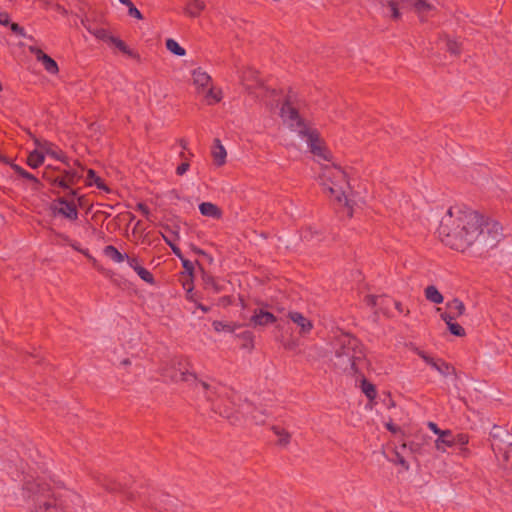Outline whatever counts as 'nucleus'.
Instances as JSON below:
<instances>
[{
	"mask_svg": "<svg viewBox=\"0 0 512 512\" xmlns=\"http://www.w3.org/2000/svg\"><path fill=\"white\" fill-rule=\"evenodd\" d=\"M123 5L128 7V15L136 19H143L142 13L135 7L131 0H119Z\"/></svg>",
	"mask_w": 512,
	"mask_h": 512,
	"instance_id": "nucleus-32",
	"label": "nucleus"
},
{
	"mask_svg": "<svg viewBox=\"0 0 512 512\" xmlns=\"http://www.w3.org/2000/svg\"><path fill=\"white\" fill-rule=\"evenodd\" d=\"M149 506L157 512H182L183 505L174 496L161 493L156 495Z\"/></svg>",
	"mask_w": 512,
	"mask_h": 512,
	"instance_id": "nucleus-9",
	"label": "nucleus"
},
{
	"mask_svg": "<svg viewBox=\"0 0 512 512\" xmlns=\"http://www.w3.org/2000/svg\"><path fill=\"white\" fill-rule=\"evenodd\" d=\"M401 448H402V449L409 448V450H410L411 452H415V451H416V448H417V445H416L415 443H413V442H411V443H409V444H408V443H406V442H403V443H402V445H401Z\"/></svg>",
	"mask_w": 512,
	"mask_h": 512,
	"instance_id": "nucleus-54",
	"label": "nucleus"
},
{
	"mask_svg": "<svg viewBox=\"0 0 512 512\" xmlns=\"http://www.w3.org/2000/svg\"><path fill=\"white\" fill-rule=\"evenodd\" d=\"M29 51L35 56L36 60L41 62L44 69L50 74H57L59 71L58 64L49 55L44 53L36 46H30Z\"/></svg>",
	"mask_w": 512,
	"mask_h": 512,
	"instance_id": "nucleus-12",
	"label": "nucleus"
},
{
	"mask_svg": "<svg viewBox=\"0 0 512 512\" xmlns=\"http://www.w3.org/2000/svg\"><path fill=\"white\" fill-rule=\"evenodd\" d=\"M200 385L205 391H210L212 393H216V388L214 386L210 385L209 383H207L206 381H200Z\"/></svg>",
	"mask_w": 512,
	"mask_h": 512,
	"instance_id": "nucleus-53",
	"label": "nucleus"
},
{
	"mask_svg": "<svg viewBox=\"0 0 512 512\" xmlns=\"http://www.w3.org/2000/svg\"><path fill=\"white\" fill-rule=\"evenodd\" d=\"M198 308H200L203 312H207L209 310L208 307L202 305V304H198Z\"/></svg>",
	"mask_w": 512,
	"mask_h": 512,
	"instance_id": "nucleus-63",
	"label": "nucleus"
},
{
	"mask_svg": "<svg viewBox=\"0 0 512 512\" xmlns=\"http://www.w3.org/2000/svg\"><path fill=\"white\" fill-rule=\"evenodd\" d=\"M10 29L11 31L16 34V35H19V36H22V37H25L26 36V33H25V30L23 27H21L19 24L17 23H10Z\"/></svg>",
	"mask_w": 512,
	"mask_h": 512,
	"instance_id": "nucleus-42",
	"label": "nucleus"
},
{
	"mask_svg": "<svg viewBox=\"0 0 512 512\" xmlns=\"http://www.w3.org/2000/svg\"><path fill=\"white\" fill-rule=\"evenodd\" d=\"M193 250L198 253V254H204L202 250L200 249H197V248H193Z\"/></svg>",
	"mask_w": 512,
	"mask_h": 512,
	"instance_id": "nucleus-64",
	"label": "nucleus"
},
{
	"mask_svg": "<svg viewBox=\"0 0 512 512\" xmlns=\"http://www.w3.org/2000/svg\"><path fill=\"white\" fill-rule=\"evenodd\" d=\"M205 9V3L200 0H188L185 12L190 17H197L200 15V13Z\"/></svg>",
	"mask_w": 512,
	"mask_h": 512,
	"instance_id": "nucleus-22",
	"label": "nucleus"
},
{
	"mask_svg": "<svg viewBox=\"0 0 512 512\" xmlns=\"http://www.w3.org/2000/svg\"><path fill=\"white\" fill-rule=\"evenodd\" d=\"M449 331L455 336H464L465 330L457 323H451L448 325Z\"/></svg>",
	"mask_w": 512,
	"mask_h": 512,
	"instance_id": "nucleus-40",
	"label": "nucleus"
},
{
	"mask_svg": "<svg viewBox=\"0 0 512 512\" xmlns=\"http://www.w3.org/2000/svg\"><path fill=\"white\" fill-rule=\"evenodd\" d=\"M46 157L64 160L63 152L58 146L46 140H35V148L26 160H45Z\"/></svg>",
	"mask_w": 512,
	"mask_h": 512,
	"instance_id": "nucleus-7",
	"label": "nucleus"
},
{
	"mask_svg": "<svg viewBox=\"0 0 512 512\" xmlns=\"http://www.w3.org/2000/svg\"><path fill=\"white\" fill-rule=\"evenodd\" d=\"M242 337L245 338V339H250L251 340L252 339V334L250 332L246 331V332H244L242 334Z\"/></svg>",
	"mask_w": 512,
	"mask_h": 512,
	"instance_id": "nucleus-61",
	"label": "nucleus"
},
{
	"mask_svg": "<svg viewBox=\"0 0 512 512\" xmlns=\"http://www.w3.org/2000/svg\"><path fill=\"white\" fill-rule=\"evenodd\" d=\"M491 448L496 455L501 454L505 463L512 462V434L499 426L490 432Z\"/></svg>",
	"mask_w": 512,
	"mask_h": 512,
	"instance_id": "nucleus-6",
	"label": "nucleus"
},
{
	"mask_svg": "<svg viewBox=\"0 0 512 512\" xmlns=\"http://www.w3.org/2000/svg\"><path fill=\"white\" fill-rule=\"evenodd\" d=\"M298 110L299 102L296 99V95L290 91L281 104V118L292 130L307 138L308 147L315 156L323 157L327 160L326 148L319 137V133L308 127L305 120L299 115Z\"/></svg>",
	"mask_w": 512,
	"mask_h": 512,
	"instance_id": "nucleus-5",
	"label": "nucleus"
},
{
	"mask_svg": "<svg viewBox=\"0 0 512 512\" xmlns=\"http://www.w3.org/2000/svg\"><path fill=\"white\" fill-rule=\"evenodd\" d=\"M433 367L443 375H448L451 371L454 370L449 364L445 362H441L440 364L436 362V366Z\"/></svg>",
	"mask_w": 512,
	"mask_h": 512,
	"instance_id": "nucleus-41",
	"label": "nucleus"
},
{
	"mask_svg": "<svg viewBox=\"0 0 512 512\" xmlns=\"http://www.w3.org/2000/svg\"><path fill=\"white\" fill-rule=\"evenodd\" d=\"M104 255L115 263H122L127 254L121 253L116 247L108 245L103 249Z\"/></svg>",
	"mask_w": 512,
	"mask_h": 512,
	"instance_id": "nucleus-23",
	"label": "nucleus"
},
{
	"mask_svg": "<svg viewBox=\"0 0 512 512\" xmlns=\"http://www.w3.org/2000/svg\"><path fill=\"white\" fill-rule=\"evenodd\" d=\"M447 307L448 309L451 310V313H453L456 317L463 315L465 312L464 303L457 298H454L453 300L448 302Z\"/></svg>",
	"mask_w": 512,
	"mask_h": 512,
	"instance_id": "nucleus-28",
	"label": "nucleus"
},
{
	"mask_svg": "<svg viewBox=\"0 0 512 512\" xmlns=\"http://www.w3.org/2000/svg\"><path fill=\"white\" fill-rule=\"evenodd\" d=\"M110 44H112L115 47H117L122 53L128 55L129 57H132V58L138 57V55L133 50H131L125 44V42L123 40H121L120 38H117V37L114 36V38L112 39Z\"/></svg>",
	"mask_w": 512,
	"mask_h": 512,
	"instance_id": "nucleus-29",
	"label": "nucleus"
},
{
	"mask_svg": "<svg viewBox=\"0 0 512 512\" xmlns=\"http://www.w3.org/2000/svg\"><path fill=\"white\" fill-rule=\"evenodd\" d=\"M138 276L145 282L149 283V284H154V277L153 275L147 270L145 269L144 267H142V265L140 267H136V271H135Z\"/></svg>",
	"mask_w": 512,
	"mask_h": 512,
	"instance_id": "nucleus-35",
	"label": "nucleus"
},
{
	"mask_svg": "<svg viewBox=\"0 0 512 512\" xmlns=\"http://www.w3.org/2000/svg\"><path fill=\"white\" fill-rule=\"evenodd\" d=\"M482 233L483 218L476 211L460 206L448 208L438 227L440 241L458 252L474 245Z\"/></svg>",
	"mask_w": 512,
	"mask_h": 512,
	"instance_id": "nucleus-1",
	"label": "nucleus"
},
{
	"mask_svg": "<svg viewBox=\"0 0 512 512\" xmlns=\"http://www.w3.org/2000/svg\"><path fill=\"white\" fill-rule=\"evenodd\" d=\"M11 167L16 173H18L23 178L37 182V179L34 175L26 172L24 169H22L19 165L15 164L14 162H11Z\"/></svg>",
	"mask_w": 512,
	"mask_h": 512,
	"instance_id": "nucleus-37",
	"label": "nucleus"
},
{
	"mask_svg": "<svg viewBox=\"0 0 512 512\" xmlns=\"http://www.w3.org/2000/svg\"><path fill=\"white\" fill-rule=\"evenodd\" d=\"M427 426L428 428L433 432L435 433L437 436L440 435V433L443 431L442 429H440L436 423L434 422H428L427 423Z\"/></svg>",
	"mask_w": 512,
	"mask_h": 512,
	"instance_id": "nucleus-52",
	"label": "nucleus"
},
{
	"mask_svg": "<svg viewBox=\"0 0 512 512\" xmlns=\"http://www.w3.org/2000/svg\"><path fill=\"white\" fill-rule=\"evenodd\" d=\"M437 452L445 453L447 448L453 447V432L449 429L443 430L434 441Z\"/></svg>",
	"mask_w": 512,
	"mask_h": 512,
	"instance_id": "nucleus-14",
	"label": "nucleus"
},
{
	"mask_svg": "<svg viewBox=\"0 0 512 512\" xmlns=\"http://www.w3.org/2000/svg\"><path fill=\"white\" fill-rule=\"evenodd\" d=\"M166 242L169 244V246L171 247L172 251L178 256L180 257L181 259L182 256H181V253H180V249L178 247H176L175 245H173L171 242H169L166 238H165Z\"/></svg>",
	"mask_w": 512,
	"mask_h": 512,
	"instance_id": "nucleus-57",
	"label": "nucleus"
},
{
	"mask_svg": "<svg viewBox=\"0 0 512 512\" xmlns=\"http://www.w3.org/2000/svg\"><path fill=\"white\" fill-rule=\"evenodd\" d=\"M211 155L214 160H225L227 156L226 149L218 138L213 140V144L211 146Z\"/></svg>",
	"mask_w": 512,
	"mask_h": 512,
	"instance_id": "nucleus-24",
	"label": "nucleus"
},
{
	"mask_svg": "<svg viewBox=\"0 0 512 512\" xmlns=\"http://www.w3.org/2000/svg\"><path fill=\"white\" fill-rule=\"evenodd\" d=\"M131 364V360L129 358H125L121 361V365L129 366Z\"/></svg>",
	"mask_w": 512,
	"mask_h": 512,
	"instance_id": "nucleus-60",
	"label": "nucleus"
},
{
	"mask_svg": "<svg viewBox=\"0 0 512 512\" xmlns=\"http://www.w3.org/2000/svg\"><path fill=\"white\" fill-rule=\"evenodd\" d=\"M179 375H180L179 380L183 381V382H187L191 378L192 379H196L197 378L195 373L189 371V367H185L184 369H182V371H179Z\"/></svg>",
	"mask_w": 512,
	"mask_h": 512,
	"instance_id": "nucleus-38",
	"label": "nucleus"
},
{
	"mask_svg": "<svg viewBox=\"0 0 512 512\" xmlns=\"http://www.w3.org/2000/svg\"><path fill=\"white\" fill-rule=\"evenodd\" d=\"M193 83L197 89L206 90L211 84V77L201 68H197L192 72Z\"/></svg>",
	"mask_w": 512,
	"mask_h": 512,
	"instance_id": "nucleus-15",
	"label": "nucleus"
},
{
	"mask_svg": "<svg viewBox=\"0 0 512 512\" xmlns=\"http://www.w3.org/2000/svg\"><path fill=\"white\" fill-rule=\"evenodd\" d=\"M29 164V166L32 168V169H36L38 168L39 164L41 162H36V161H33V162H27Z\"/></svg>",
	"mask_w": 512,
	"mask_h": 512,
	"instance_id": "nucleus-59",
	"label": "nucleus"
},
{
	"mask_svg": "<svg viewBox=\"0 0 512 512\" xmlns=\"http://www.w3.org/2000/svg\"><path fill=\"white\" fill-rule=\"evenodd\" d=\"M10 17L7 12H0V24L4 26L10 25Z\"/></svg>",
	"mask_w": 512,
	"mask_h": 512,
	"instance_id": "nucleus-48",
	"label": "nucleus"
},
{
	"mask_svg": "<svg viewBox=\"0 0 512 512\" xmlns=\"http://www.w3.org/2000/svg\"><path fill=\"white\" fill-rule=\"evenodd\" d=\"M88 177L91 179H94V183L97 185L98 188L105 190L106 192H109V188L104 184L102 179L100 177H96L93 170L88 171Z\"/></svg>",
	"mask_w": 512,
	"mask_h": 512,
	"instance_id": "nucleus-39",
	"label": "nucleus"
},
{
	"mask_svg": "<svg viewBox=\"0 0 512 512\" xmlns=\"http://www.w3.org/2000/svg\"><path fill=\"white\" fill-rule=\"evenodd\" d=\"M166 48L173 54L177 56H184L186 54V50L181 47L178 42H176L174 39H167L166 40Z\"/></svg>",
	"mask_w": 512,
	"mask_h": 512,
	"instance_id": "nucleus-30",
	"label": "nucleus"
},
{
	"mask_svg": "<svg viewBox=\"0 0 512 512\" xmlns=\"http://www.w3.org/2000/svg\"><path fill=\"white\" fill-rule=\"evenodd\" d=\"M376 300H377V298L375 296H373V295H369V296L366 297L367 303L369 305H371V306H375L376 305Z\"/></svg>",
	"mask_w": 512,
	"mask_h": 512,
	"instance_id": "nucleus-58",
	"label": "nucleus"
},
{
	"mask_svg": "<svg viewBox=\"0 0 512 512\" xmlns=\"http://www.w3.org/2000/svg\"><path fill=\"white\" fill-rule=\"evenodd\" d=\"M23 492L33 501V512H69L70 495L40 480H27Z\"/></svg>",
	"mask_w": 512,
	"mask_h": 512,
	"instance_id": "nucleus-4",
	"label": "nucleus"
},
{
	"mask_svg": "<svg viewBox=\"0 0 512 512\" xmlns=\"http://www.w3.org/2000/svg\"><path fill=\"white\" fill-rule=\"evenodd\" d=\"M60 237H61L64 241H66V242H67V243H68L72 248H74L75 250H77V251H79V252L83 253V254H84L85 256H87L88 258H92V257H91V255H89V253H88L87 251L80 249L78 246H76V245H75V244H73V243H70V241H69L68 237H66V236H64V235H60Z\"/></svg>",
	"mask_w": 512,
	"mask_h": 512,
	"instance_id": "nucleus-47",
	"label": "nucleus"
},
{
	"mask_svg": "<svg viewBox=\"0 0 512 512\" xmlns=\"http://www.w3.org/2000/svg\"><path fill=\"white\" fill-rule=\"evenodd\" d=\"M125 260L128 262L129 266L134 271H136V267H140L141 266L139 259L137 257H135V256L127 255V258H125Z\"/></svg>",
	"mask_w": 512,
	"mask_h": 512,
	"instance_id": "nucleus-43",
	"label": "nucleus"
},
{
	"mask_svg": "<svg viewBox=\"0 0 512 512\" xmlns=\"http://www.w3.org/2000/svg\"><path fill=\"white\" fill-rule=\"evenodd\" d=\"M257 99H260L271 111L278 108L281 102L280 93L276 90V95H265V92H257L254 95Z\"/></svg>",
	"mask_w": 512,
	"mask_h": 512,
	"instance_id": "nucleus-16",
	"label": "nucleus"
},
{
	"mask_svg": "<svg viewBox=\"0 0 512 512\" xmlns=\"http://www.w3.org/2000/svg\"><path fill=\"white\" fill-rule=\"evenodd\" d=\"M50 210L53 215H61L70 221H75L78 218L76 205L72 202H68L64 198L54 200L50 204Z\"/></svg>",
	"mask_w": 512,
	"mask_h": 512,
	"instance_id": "nucleus-10",
	"label": "nucleus"
},
{
	"mask_svg": "<svg viewBox=\"0 0 512 512\" xmlns=\"http://www.w3.org/2000/svg\"><path fill=\"white\" fill-rule=\"evenodd\" d=\"M167 362H168V360L161 362L160 367H159V373L162 376L169 377L171 380L176 381V374L172 373L170 365L166 366Z\"/></svg>",
	"mask_w": 512,
	"mask_h": 512,
	"instance_id": "nucleus-36",
	"label": "nucleus"
},
{
	"mask_svg": "<svg viewBox=\"0 0 512 512\" xmlns=\"http://www.w3.org/2000/svg\"><path fill=\"white\" fill-rule=\"evenodd\" d=\"M317 179L324 194L348 217L366 203L364 195L351 185L347 173L334 162L321 164Z\"/></svg>",
	"mask_w": 512,
	"mask_h": 512,
	"instance_id": "nucleus-2",
	"label": "nucleus"
},
{
	"mask_svg": "<svg viewBox=\"0 0 512 512\" xmlns=\"http://www.w3.org/2000/svg\"><path fill=\"white\" fill-rule=\"evenodd\" d=\"M189 169H190L189 162H181V164L178 165L176 168V173L179 176H183Z\"/></svg>",
	"mask_w": 512,
	"mask_h": 512,
	"instance_id": "nucleus-44",
	"label": "nucleus"
},
{
	"mask_svg": "<svg viewBox=\"0 0 512 512\" xmlns=\"http://www.w3.org/2000/svg\"><path fill=\"white\" fill-rule=\"evenodd\" d=\"M441 318L446 322L447 325L453 323V320L457 318L453 313H443Z\"/></svg>",
	"mask_w": 512,
	"mask_h": 512,
	"instance_id": "nucleus-50",
	"label": "nucleus"
},
{
	"mask_svg": "<svg viewBox=\"0 0 512 512\" xmlns=\"http://www.w3.org/2000/svg\"><path fill=\"white\" fill-rule=\"evenodd\" d=\"M287 317L298 327L301 336L308 335L314 327L312 321L298 311H289Z\"/></svg>",
	"mask_w": 512,
	"mask_h": 512,
	"instance_id": "nucleus-11",
	"label": "nucleus"
},
{
	"mask_svg": "<svg viewBox=\"0 0 512 512\" xmlns=\"http://www.w3.org/2000/svg\"><path fill=\"white\" fill-rule=\"evenodd\" d=\"M357 376H360V384L359 387L362 391V393L368 398L369 401H374L377 397V390L373 383L368 381L364 376L363 373L358 374Z\"/></svg>",
	"mask_w": 512,
	"mask_h": 512,
	"instance_id": "nucleus-17",
	"label": "nucleus"
},
{
	"mask_svg": "<svg viewBox=\"0 0 512 512\" xmlns=\"http://www.w3.org/2000/svg\"><path fill=\"white\" fill-rule=\"evenodd\" d=\"M424 292L426 299L434 304H440L444 300L442 294L433 285L427 286Z\"/></svg>",
	"mask_w": 512,
	"mask_h": 512,
	"instance_id": "nucleus-25",
	"label": "nucleus"
},
{
	"mask_svg": "<svg viewBox=\"0 0 512 512\" xmlns=\"http://www.w3.org/2000/svg\"><path fill=\"white\" fill-rule=\"evenodd\" d=\"M241 79L245 89L251 95H255L259 91L265 92V95H276V90L269 89L266 86H264V84L258 77V72L252 68L245 69L242 73Z\"/></svg>",
	"mask_w": 512,
	"mask_h": 512,
	"instance_id": "nucleus-8",
	"label": "nucleus"
},
{
	"mask_svg": "<svg viewBox=\"0 0 512 512\" xmlns=\"http://www.w3.org/2000/svg\"><path fill=\"white\" fill-rule=\"evenodd\" d=\"M90 32L97 38L100 39L106 43H111L112 39L114 38L113 35L109 33L108 30L104 28H97L95 30H90Z\"/></svg>",
	"mask_w": 512,
	"mask_h": 512,
	"instance_id": "nucleus-31",
	"label": "nucleus"
},
{
	"mask_svg": "<svg viewBox=\"0 0 512 512\" xmlns=\"http://www.w3.org/2000/svg\"><path fill=\"white\" fill-rule=\"evenodd\" d=\"M332 345L334 368L349 376L361 374L368 361L359 340L348 333H342L333 339Z\"/></svg>",
	"mask_w": 512,
	"mask_h": 512,
	"instance_id": "nucleus-3",
	"label": "nucleus"
},
{
	"mask_svg": "<svg viewBox=\"0 0 512 512\" xmlns=\"http://www.w3.org/2000/svg\"><path fill=\"white\" fill-rule=\"evenodd\" d=\"M199 210L203 216L220 219L222 217V210L211 202H203L199 205Z\"/></svg>",
	"mask_w": 512,
	"mask_h": 512,
	"instance_id": "nucleus-18",
	"label": "nucleus"
},
{
	"mask_svg": "<svg viewBox=\"0 0 512 512\" xmlns=\"http://www.w3.org/2000/svg\"><path fill=\"white\" fill-rule=\"evenodd\" d=\"M137 209L140 210L146 217H149V209L143 203L137 205Z\"/></svg>",
	"mask_w": 512,
	"mask_h": 512,
	"instance_id": "nucleus-55",
	"label": "nucleus"
},
{
	"mask_svg": "<svg viewBox=\"0 0 512 512\" xmlns=\"http://www.w3.org/2000/svg\"><path fill=\"white\" fill-rule=\"evenodd\" d=\"M277 318L269 311L258 308L253 311V315L250 318V325L252 327H265L267 325L276 322Z\"/></svg>",
	"mask_w": 512,
	"mask_h": 512,
	"instance_id": "nucleus-13",
	"label": "nucleus"
},
{
	"mask_svg": "<svg viewBox=\"0 0 512 512\" xmlns=\"http://www.w3.org/2000/svg\"><path fill=\"white\" fill-rule=\"evenodd\" d=\"M170 365L172 373H179V371H182L185 367L190 366V361L183 357V356H174L168 362L166 363V366Z\"/></svg>",
	"mask_w": 512,
	"mask_h": 512,
	"instance_id": "nucleus-21",
	"label": "nucleus"
},
{
	"mask_svg": "<svg viewBox=\"0 0 512 512\" xmlns=\"http://www.w3.org/2000/svg\"><path fill=\"white\" fill-rule=\"evenodd\" d=\"M394 305H395V308H396V310H397L398 312H400V313H404V308H403V305H402V303H401V302L396 301ZM409 313H410V311H409V310H406V311H405V315H409Z\"/></svg>",
	"mask_w": 512,
	"mask_h": 512,
	"instance_id": "nucleus-56",
	"label": "nucleus"
},
{
	"mask_svg": "<svg viewBox=\"0 0 512 512\" xmlns=\"http://www.w3.org/2000/svg\"><path fill=\"white\" fill-rule=\"evenodd\" d=\"M184 150H186V146L185 145H182V151L180 152V155L182 158H184L185 160H188L187 157L184 155Z\"/></svg>",
	"mask_w": 512,
	"mask_h": 512,
	"instance_id": "nucleus-62",
	"label": "nucleus"
},
{
	"mask_svg": "<svg viewBox=\"0 0 512 512\" xmlns=\"http://www.w3.org/2000/svg\"><path fill=\"white\" fill-rule=\"evenodd\" d=\"M393 454L394 458L391 459V462H393L396 465H400L403 468V470L408 471L410 469V465L406 461L404 456L397 449L394 450Z\"/></svg>",
	"mask_w": 512,
	"mask_h": 512,
	"instance_id": "nucleus-33",
	"label": "nucleus"
},
{
	"mask_svg": "<svg viewBox=\"0 0 512 512\" xmlns=\"http://www.w3.org/2000/svg\"><path fill=\"white\" fill-rule=\"evenodd\" d=\"M206 89H207L206 98H212L215 103L219 102L221 100L219 93H215L211 86H209Z\"/></svg>",
	"mask_w": 512,
	"mask_h": 512,
	"instance_id": "nucleus-45",
	"label": "nucleus"
},
{
	"mask_svg": "<svg viewBox=\"0 0 512 512\" xmlns=\"http://www.w3.org/2000/svg\"><path fill=\"white\" fill-rule=\"evenodd\" d=\"M469 443V436L464 433L453 434V447L459 446L460 454L463 457L470 455V450L467 448Z\"/></svg>",
	"mask_w": 512,
	"mask_h": 512,
	"instance_id": "nucleus-19",
	"label": "nucleus"
},
{
	"mask_svg": "<svg viewBox=\"0 0 512 512\" xmlns=\"http://www.w3.org/2000/svg\"><path fill=\"white\" fill-rule=\"evenodd\" d=\"M272 431L277 437L276 445L280 447H286L289 445L291 440V434L281 426H273Z\"/></svg>",
	"mask_w": 512,
	"mask_h": 512,
	"instance_id": "nucleus-20",
	"label": "nucleus"
},
{
	"mask_svg": "<svg viewBox=\"0 0 512 512\" xmlns=\"http://www.w3.org/2000/svg\"><path fill=\"white\" fill-rule=\"evenodd\" d=\"M419 355L427 364L431 366H436V361L433 358L426 355L424 352H419Z\"/></svg>",
	"mask_w": 512,
	"mask_h": 512,
	"instance_id": "nucleus-51",
	"label": "nucleus"
},
{
	"mask_svg": "<svg viewBox=\"0 0 512 512\" xmlns=\"http://www.w3.org/2000/svg\"><path fill=\"white\" fill-rule=\"evenodd\" d=\"M213 325V328L216 332H222V331H225V332H229V333H233L236 329L240 328L242 325L238 324V323H235V322H229V323H225V322H222V321H214L212 323Z\"/></svg>",
	"mask_w": 512,
	"mask_h": 512,
	"instance_id": "nucleus-27",
	"label": "nucleus"
},
{
	"mask_svg": "<svg viewBox=\"0 0 512 512\" xmlns=\"http://www.w3.org/2000/svg\"><path fill=\"white\" fill-rule=\"evenodd\" d=\"M446 48L451 54L457 56L461 53V44L455 40L446 37Z\"/></svg>",
	"mask_w": 512,
	"mask_h": 512,
	"instance_id": "nucleus-34",
	"label": "nucleus"
},
{
	"mask_svg": "<svg viewBox=\"0 0 512 512\" xmlns=\"http://www.w3.org/2000/svg\"><path fill=\"white\" fill-rule=\"evenodd\" d=\"M386 428L393 434H397V433L403 434L402 430L398 426L394 425L392 422L386 423Z\"/></svg>",
	"mask_w": 512,
	"mask_h": 512,
	"instance_id": "nucleus-49",
	"label": "nucleus"
},
{
	"mask_svg": "<svg viewBox=\"0 0 512 512\" xmlns=\"http://www.w3.org/2000/svg\"><path fill=\"white\" fill-rule=\"evenodd\" d=\"M181 260H182V264L185 269V272L187 273L188 277H191L193 274V270H194L193 264L189 260H186V259H181Z\"/></svg>",
	"mask_w": 512,
	"mask_h": 512,
	"instance_id": "nucleus-46",
	"label": "nucleus"
},
{
	"mask_svg": "<svg viewBox=\"0 0 512 512\" xmlns=\"http://www.w3.org/2000/svg\"><path fill=\"white\" fill-rule=\"evenodd\" d=\"M77 178H78V176L76 173L67 172L65 174V176H63L61 178L57 177V178L53 179V183L58 184L59 186H61L63 188H68L76 182Z\"/></svg>",
	"mask_w": 512,
	"mask_h": 512,
	"instance_id": "nucleus-26",
	"label": "nucleus"
}]
</instances>
